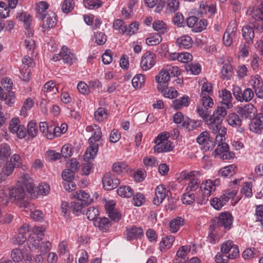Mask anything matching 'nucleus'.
<instances>
[{"label":"nucleus","mask_w":263,"mask_h":263,"mask_svg":"<svg viewBox=\"0 0 263 263\" xmlns=\"http://www.w3.org/2000/svg\"><path fill=\"white\" fill-rule=\"evenodd\" d=\"M251 27L246 25L242 28V35L246 42L253 44L255 33L263 32V2L258 6L249 7L247 11Z\"/></svg>","instance_id":"1"},{"label":"nucleus","mask_w":263,"mask_h":263,"mask_svg":"<svg viewBox=\"0 0 263 263\" xmlns=\"http://www.w3.org/2000/svg\"><path fill=\"white\" fill-rule=\"evenodd\" d=\"M227 109L224 106L217 107L213 115L206 120V123L212 133L217 134V141H221L227 133V128L221 125V123L227 115Z\"/></svg>","instance_id":"2"},{"label":"nucleus","mask_w":263,"mask_h":263,"mask_svg":"<svg viewBox=\"0 0 263 263\" xmlns=\"http://www.w3.org/2000/svg\"><path fill=\"white\" fill-rule=\"evenodd\" d=\"M86 131L92 133L88 140L90 145L87 148L84 156V160L89 161L93 159L97 154L99 144L96 142L100 141L102 137V134L100 127L96 124L86 126Z\"/></svg>","instance_id":"3"},{"label":"nucleus","mask_w":263,"mask_h":263,"mask_svg":"<svg viewBox=\"0 0 263 263\" xmlns=\"http://www.w3.org/2000/svg\"><path fill=\"white\" fill-rule=\"evenodd\" d=\"M220 184V180L219 178L214 180L207 179L200 185V190L201 192L202 197L198 199V203L204 204L209 200V197L215 190L216 187Z\"/></svg>","instance_id":"4"},{"label":"nucleus","mask_w":263,"mask_h":263,"mask_svg":"<svg viewBox=\"0 0 263 263\" xmlns=\"http://www.w3.org/2000/svg\"><path fill=\"white\" fill-rule=\"evenodd\" d=\"M225 136L224 135V137L221 141H217L216 137H215V143L217 144V146L213 153L215 157L220 156V158L222 160H230L233 158L235 155L233 152L229 151V145L224 142Z\"/></svg>","instance_id":"5"},{"label":"nucleus","mask_w":263,"mask_h":263,"mask_svg":"<svg viewBox=\"0 0 263 263\" xmlns=\"http://www.w3.org/2000/svg\"><path fill=\"white\" fill-rule=\"evenodd\" d=\"M9 196L11 201L16 204L24 207L27 205L26 194L23 187L17 185L12 187L9 192Z\"/></svg>","instance_id":"6"},{"label":"nucleus","mask_w":263,"mask_h":263,"mask_svg":"<svg viewBox=\"0 0 263 263\" xmlns=\"http://www.w3.org/2000/svg\"><path fill=\"white\" fill-rule=\"evenodd\" d=\"M237 24L235 20H232L223 36V42L227 47L230 46L235 41L237 35Z\"/></svg>","instance_id":"7"},{"label":"nucleus","mask_w":263,"mask_h":263,"mask_svg":"<svg viewBox=\"0 0 263 263\" xmlns=\"http://www.w3.org/2000/svg\"><path fill=\"white\" fill-rule=\"evenodd\" d=\"M232 91L236 100L240 102H250L253 99L254 96L253 90L250 88H247L243 90H242L239 86H234Z\"/></svg>","instance_id":"8"},{"label":"nucleus","mask_w":263,"mask_h":263,"mask_svg":"<svg viewBox=\"0 0 263 263\" xmlns=\"http://www.w3.org/2000/svg\"><path fill=\"white\" fill-rule=\"evenodd\" d=\"M233 217L228 213H223L213 222L214 229L223 228L224 230H229L232 227Z\"/></svg>","instance_id":"9"},{"label":"nucleus","mask_w":263,"mask_h":263,"mask_svg":"<svg viewBox=\"0 0 263 263\" xmlns=\"http://www.w3.org/2000/svg\"><path fill=\"white\" fill-rule=\"evenodd\" d=\"M197 142L200 145L204 152L212 150L215 146V141L210 137L209 132L204 131L200 133L196 139Z\"/></svg>","instance_id":"10"},{"label":"nucleus","mask_w":263,"mask_h":263,"mask_svg":"<svg viewBox=\"0 0 263 263\" xmlns=\"http://www.w3.org/2000/svg\"><path fill=\"white\" fill-rule=\"evenodd\" d=\"M39 18L43 21L41 30L44 33L53 28L57 24L55 14L51 11H48L45 15L39 16Z\"/></svg>","instance_id":"11"},{"label":"nucleus","mask_w":263,"mask_h":263,"mask_svg":"<svg viewBox=\"0 0 263 263\" xmlns=\"http://www.w3.org/2000/svg\"><path fill=\"white\" fill-rule=\"evenodd\" d=\"M221 252L229 256L231 259H234L239 255V249L237 245H234L233 241L228 240L222 243L220 248Z\"/></svg>","instance_id":"12"},{"label":"nucleus","mask_w":263,"mask_h":263,"mask_svg":"<svg viewBox=\"0 0 263 263\" xmlns=\"http://www.w3.org/2000/svg\"><path fill=\"white\" fill-rule=\"evenodd\" d=\"M237 112L242 119L248 120H251L258 115L256 107L250 103L238 107Z\"/></svg>","instance_id":"13"},{"label":"nucleus","mask_w":263,"mask_h":263,"mask_svg":"<svg viewBox=\"0 0 263 263\" xmlns=\"http://www.w3.org/2000/svg\"><path fill=\"white\" fill-rule=\"evenodd\" d=\"M103 186L105 190H111L116 188L120 184V180L110 172L105 174L102 179Z\"/></svg>","instance_id":"14"},{"label":"nucleus","mask_w":263,"mask_h":263,"mask_svg":"<svg viewBox=\"0 0 263 263\" xmlns=\"http://www.w3.org/2000/svg\"><path fill=\"white\" fill-rule=\"evenodd\" d=\"M155 63V54L151 51H147L141 58L140 66L143 70L147 71L152 68Z\"/></svg>","instance_id":"15"},{"label":"nucleus","mask_w":263,"mask_h":263,"mask_svg":"<svg viewBox=\"0 0 263 263\" xmlns=\"http://www.w3.org/2000/svg\"><path fill=\"white\" fill-rule=\"evenodd\" d=\"M155 195L153 202L155 205H160L165 197L168 195L170 193V190H167L163 184L158 185L155 189Z\"/></svg>","instance_id":"16"},{"label":"nucleus","mask_w":263,"mask_h":263,"mask_svg":"<svg viewBox=\"0 0 263 263\" xmlns=\"http://www.w3.org/2000/svg\"><path fill=\"white\" fill-rule=\"evenodd\" d=\"M143 230L142 228L136 226L127 228L125 231L126 238L128 241L141 239L143 236Z\"/></svg>","instance_id":"17"},{"label":"nucleus","mask_w":263,"mask_h":263,"mask_svg":"<svg viewBox=\"0 0 263 263\" xmlns=\"http://www.w3.org/2000/svg\"><path fill=\"white\" fill-rule=\"evenodd\" d=\"M249 128L256 134H260L263 130V115L259 114L251 120Z\"/></svg>","instance_id":"18"},{"label":"nucleus","mask_w":263,"mask_h":263,"mask_svg":"<svg viewBox=\"0 0 263 263\" xmlns=\"http://www.w3.org/2000/svg\"><path fill=\"white\" fill-rule=\"evenodd\" d=\"M29 232V225L23 224L18 229V233L13 238V242L16 245H22L27 240L28 233Z\"/></svg>","instance_id":"19"},{"label":"nucleus","mask_w":263,"mask_h":263,"mask_svg":"<svg viewBox=\"0 0 263 263\" xmlns=\"http://www.w3.org/2000/svg\"><path fill=\"white\" fill-rule=\"evenodd\" d=\"M253 88L255 90L256 96L259 99L263 98V80L259 74H255L252 79Z\"/></svg>","instance_id":"20"},{"label":"nucleus","mask_w":263,"mask_h":263,"mask_svg":"<svg viewBox=\"0 0 263 263\" xmlns=\"http://www.w3.org/2000/svg\"><path fill=\"white\" fill-rule=\"evenodd\" d=\"M170 77L165 70L163 68L159 72L158 76L155 78V80L158 83V90L163 89L168 86V82L170 80Z\"/></svg>","instance_id":"21"},{"label":"nucleus","mask_w":263,"mask_h":263,"mask_svg":"<svg viewBox=\"0 0 263 263\" xmlns=\"http://www.w3.org/2000/svg\"><path fill=\"white\" fill-rule=\"evenodd\" d=\"M18 181L26 187L28 193H33L34 187V184L33 180L29 174L24 173L21 174Z\"/></svg>","instance_id":"22"},{"label":"nucleus","mask_w":263,"mask_h":263,"mask_svg":"<svg viewBox=\"0 0 263 263\" xmlns=\"http://www.w3.org/2000/svg\"><path fill=\"white\" fill-rule=\"evenodd\" d=\"M216 10V8L215 5L213 4L208 5L206 2L202 1L200 3L198 13L200 14L201 16L204 14L212 16L215 13Z\"/></svg>","instance_id":"23"},{"label":"nucleus","mask_w":263,"mask_h":263,"mask_svg":"<svg viewBox=\"0 0 263 263\" xmlns=\"http://www.w3.org/2000/svg\"><path fill=\"white\" fill-rule=\"evenodd\" d=\"M220 97H221V105L222 106L225 107L227 109H230L233 107L232 100L233 98L232 97L231 93L230 91L224 89L222 90L220 93Z\"/></svg>","instance_id":"24"},{"label":"nucleus","mask_w":263,"mask_h":263,"mask_svg":"<svg viewBox=\"0 0 263 263\" xmlns=\"http://www.w3.org/2000/svg\"><path fill=\"white\" fill-rule=\"evenodd\" d=\"M174 145L173 142L170 141H166L163 142H158L154 146V151L158 153L171 152L173 150Z\"/></svg>","instance_id":"25"},{"label":"nucleus","mask_w":263,"mask_h":263,"mask_svg":"<svg viewBox=\"0 0 263 263\" xmlns=\"http://www.w3.org/2000/svg\"><path fill=\"white\" fill-rule=\"evenodd\" d=\"M19 19L24 22L25 29L27 31V34L29 35L33 36V31L30 28L32 22V17L29 13L27 12H22L18 16ZM27 34V32L25 33Z\"/></svg>","instance_id":"26"},{"label":"nucleus","mask_w":263,"mask_h":263,"mask_svg":"<svg viewBox=\"0 0 263 263\" xmlns=\"http://www.w3.org/2000/svg\"><path fill=\"white\" fill-rule=\"evenodd\" d=\"M237 167L235 164H231L220 168L218 171V175L220 177L230 178L236 174Z\"/></svg>","instance_id":"27"},{"label":"nucleus","mask_w":263,"mask_h":263,"mask_svg":"<svg viewBox=\"0 0 263 263\" xmlns=\"http://www.w3.org/2000/svg\"><path fill=\"white\" fill-rule=\"evenodd\" d=\"M73 197L77 200L83 201L86 205L91 203L92 199L90 198V195L83 190H80L79 192H75L72 194Z\"/></svg>","instance_id":"28"},{"label":"nucleus","mask_w":263,"mask_h":263,"mask_svg":"<svg viewBox=\"0 0 263 263\" xmlns=\"http://www.w3.org/2000/svg\"><path fill=\"white\" fill-rule=\"evenodd\" d=\"M193 40L188 35H184L178 38L176 41L177 45L180 47L184 49H188L192 47Z\"/></svg>","instance_id":"29"},{"label":"nucleus","mask_w":263,"mask_h":263,"mask_svg":"<svg viewBox=\"0 0 263 263\" xmlns=\"http://www.w3.org/2000/svg\"><path fill=\"white\" fill-rule=\"evenodd\" d=\"M184 224V219L178 216L170 221L169 231L171 233H176Z\"/></svg>","instance_id":"30"},{"label":"nucleus","mask_w":263,"mask_h":263,"mask_svg":"<svg viewBox=\"0 0 263 263\" xmlns=\"http://www.w3.org/2000/svg\"><path fill=\"white\" fill-rule=\"evenodd\" d=\"M93 224L95 227H98L100 230L106 231L111 226V222L106 217L97 218Z\"/></svg>","instance_id":"31"},{"label":"nucleus","mask_w":263,"mask_h":263,"mask_svg":"<svg viewBox=\"0 0 263 263\" xmlns=\"http://www.w3.org/2000/svg\"><path fill=\"white\" fill-rule=\"evenodd\" d=\"M61 55L62 57V60L64 63L68 65L72 64V60L74 55L72 53L70 49L65 46H63L61 50Z\"/></svg>","instance_id":"32"},{"label":"nucleus","mask_w":263,"mask_h":263,"mask_svg":"<svg viewBox=\"0 0 263 263\" xmlns=\"http://www.w3.org/2000/svg\"><path fill=\"white\" fill-rule=\"evenodd\" d=\"M190 98L187 96H184L179 99H175L173 101L172 107L177 109H180L183 107H187L190 104Z\"/></svg>","instance_id":"33"},{"label":"nucleus","mask_w":263,"mask_h":263,"mask_svg":"<svg viewBox=\"0 0 263 263\" xmlns=\"http://www.w3.org/2000/svg\"><path fill=\"white\" fill-rule=\"evenodd\" d=\"M42 238L35 235H30L27 241V245L30 250L38 249L40 246V242Z\"/></svg>","instance_id":"34"},{"label":"nucleus","mask_w":263,"mask_h":263,"mask_svg":"<svg viewBox=\"0 0 263 263\" xmlns=\"http://www.w3.org/2000/svg\"><path fill=\"white\" fill-rule=\"evenodd\" d=\"M85 206L86 205L83 203V201L75 198V200L71 202L70 208L73 214L78 216L82 213L83 210Z\"/></svg>","instance_id":"35"},{"label":"nucleus","mask_w":263,"mask_h":263,"mask_svg":"<svg viewBox=\"0 0 263 263\" xmlns=\"http://www.w3.org/2000/svg\"><path fill=\"white\" fill-rule=\"evenodd\" d=\"M191 249V246H183L181 247L177 251L176 255L178 257L181 258L180 261L184 263L188 260L189 258L187 256L188 253L190 252Z\"/></svg>","instance_id":"36"},{"label":"nucleus","mask_w":263,"mask_h":263,"mask_svg":"<svg viewBox=\"0 0 263 263\" xmlns=\"http://www.w3.org/2000/svg\"><path fill=\"white\" fill-rule=\"evenodd\" d=\"M239 115L235 113L230 114L227 117L228 123L231 126L238 127L241 125V120Z\"/></svg>","instance_id":"37"},{"label":"nucleus","mask_w":263,"mask_h":263,"mask_svg":"<svg viewBox=\"0 0 263 263\" xmlns=\"http://www.w3.org/2000/svg\"><path fill=\"white\" fill-rule=\"evenodd\" d=\"M44 92L48 96L49 95L56 94L58 92V87L53 81L47 82L44 86Z\"/></svg>","instance_id":"38"},{"label":"nucleus","mask_w":263,"mask_h":263,"mask_svg":"<svg viewBox=\"0 0 263 263\" xmlns=\"http://www.w3.org/2000/svg\"><path fill=\"white\" fill-rule=\"evenodd\" d=\"M118 194L124 198H129L134 195V190L128 185H121L117 190Z\"/></svg>","instance_id":"39"},{"label":"nucleus","mask_w":263,"mask_h":263,"mask_svg":"<svg viewBox=\"0 0 263 263\" xmlns=\"http://www.w3.org/2000/svg\"><path fill=\"white\" fill-rule=\"evenodd\" d=\"M174 240L175 237L172 235L163 237L160 242L161 251H163L170 248Z\"/></svg>","instance_id":"40"},{"label":"nucleus","mask_w":263,"mask_h":263,"mask_svg":"<svg viewBox=\"0 0 263 263\" xmlns=\"http://www.w3.org/2000/svg\"><path fill=\"white\" fill-rule=\"evenodd\" d=\"M11 155V148L10 146L3 143L0 144V160L4 161L7 159Z\"/></svg>","instance_id":"41"},{"label":"nucleus","mask_w":263,"mask_h":263,"mask_svg":"<svg viewBox=\"0 0 263 263\" xmlns=\"http://www.w3.org/2000/svg\"><path fill=\"white\" fill-rule=\"evenodd\" d=\"M112 27L114 29L118 30L122 34L126 33L127 31V25L121 19L115 20L113 23Z\"/></svg>","instance_id":"42"},{"label":"nucleus","mask_w":263,"mask_h":263,"mask_svg":"<svg viewBox=\"0 0 263 263\" xmlns=\"http://www.w3.org/2000/svg\"><path fill=\"white\" fill-rule=\"evenodd\" d=\"M162 41L160 33H152L146 38V43L148 46H154L159 44Z\"/></svg>","instance_id":"43"},{"label":"nucleus","mask_w":263,"mask_h":263,"mask_svg":"<svg viewBox=\"0 0 263 263\" xmlns=\"http://www.w3.org/2000/svg\"><path fill=\"white\" fill-rule=\"evenodd\" d=\"M112 171L117 174H123L127 172V165L124 162H115L112 165Z\"/></svg>","instance_id":"44"},{"label":"nucleus","mask_w":263,"mask_h":263,"mask_svg":"<svg viewBox=\"0 0 263 263\" xmlns=\"http://www.w3.org/2000/svg\"><path fill=\"white\" fill-rule=\"evenodd\" d=\"M38 133V128L36 123L34 121H30L27 125V135L32 138L35 137Z\"/></svg>","instance_id":"45"},{"label":"nucleus","mask_w":263,"mask_h":263,"mask_svg":"<svg viewBox=\"0 0 263 263\" xmlns=\"http://www.w3.org/2000/svg\"><path fill=\"white\" fill-rule=\"evenodd\" d=\"M251 43L245 42L241 43L238 48V57L239 58H246L249 55L250 45Z\"/></svg>","instance_id":"46"},{"label":"nucleus","mask_w":263,"mask_h":263,"mask_svg":"<svg viewBox=\"0 0 263 263\" xmlns=\"http://www.w3.org/2000/svg\"><path fill=\"white\" fill-rule=\"evenodd\" d=\"M94 117L98 122H103L108 117L107 110L104 108L100 107L95 112Z\"/></svg>","instance_id":"47"},{"label":"nucleus","mask_w":263,"mask_h":263,"mask_svg":"<svg viewBox=\"0 0 263 263\" xmlns=\"http://www.w3.org/2000/svg\"><path fill=\"white\" fill-rule=\"evenodd\" d=\"M179 7L178 0H167L165 3L166 11L168 13L175 12Z\"/></svg>","instance_id":"48"},{"label":"nucleus","mask_w":263,"mask_h":263,"mask_svg":"<svg viewBox=\"0 0 263 263\" xmlns=\"http://www.w3.org/2000/svg\"><path fill=\"white\" fill-rule=\"evenodd\" d=\"M145 82V76L143 74H136L132 79V83L133 87L136 88H140Z\"/></svg>","instance_id":"49"},{"label":"nucleus","mask_w":263,"mask_h":263,"mask_svg":"<svg viewBox=\"0 0 263 263\" xmlns=\"http://www.w3.org/2000/svg\"><path fill=\"white\" fill-rule=\"evenodd\" d=\"M158 90L161 92L165 97L168 98H176L178 95L177 90L173 87L168 88V86Z\"/></svg>","instance_id":"50"},{"label":"nucleus","mask_w":263,"mask_h":263,"mask_svg":"<svg viewBox=\"0 0 263 263\" xmlns=\"http://www.w3.org/2000/svg\"><path fill=\"white\" fill-rule=\"evenodd\" d=\"M221 74L223 79L228 80L232 75L233 69L232 65L229 63H225L221 69Z\"/></svg>","instance_id":"51"},{"label":"nucleus","mask_w":263,"mask_h":263,"mask_svg":"<svg viewBox=\"0 0 263 263\" xmlns=\"http://www.w3.org/2000/svg\"><path fill=\"white\" fill-rule=\"evenodd\" d=\"M181 200L183 204L191 205L195 202V195L193 192L186 191L181 197Z\"/></svg>","instance_id":"52"},{"label":"nucleus","mask_w":263,"mask_h":263,"mask_svg":"<svg viewBox=\"0 0 263 263\" xmlns=\"http://www.w3.org/2000/svg\"><path fill=\"white\" fill-rule=\"evenodd\" d=\"M213 93L212 84L211 83L204 82L201 89L200 96H211Z\"/></svg>","instance_id":"53"},{"label":"nucleus","mask_w":263,"mask_h":263,"mask_svg":"<svg viewBox=\"0 0 263 263\" xmlns=\"http://www.w3.org/2000/svg\"><path fill=\"white\" fill-rule=\"evenodd\" d=\"M236 195V192L235 190H228L220 196V199L224 205L230 199L233 198Z\"/></svg>","instance_id":"54"},{"label":"nucleus","mask_w":263,"mask_h":263,"mask_svg":"<svg viewBox=\"0 0 263 263\" xmlns=\"http://www.w3.org/2000/svg\"><path fill=\"white\" fill-rule=\"evenodd\" d=\"M164 68L170 78L172 77H178L180 74V71L177 66L167 65Z\"/></svg>","instance_id":"55"},{"label":"nucleus","mask_w":263,"mask_h":263,"mask_svg":"<svg viewBox=\"0 0 263 263\" xmlns=\"http://www.w3.org/2000/svg\"><path fill=\"white\" fill-rule=\"evenodd\" d=\"M208 107L200 105L197 107V112L200 117H201L205 122L209 119L210 111L209 110Z\"/></svg>","instance_id":"56"},{"label":"nucleus","mask_w":263,"mask_h":263,"mask_svg":"<svg viewBox=\"0 0 263 263\" xmlns=\"http://www.w3.org/2000/svg\"><path fill=\"white\" fill-rule=\"evenodd\" d=\"M86 8L93 9H98L102 5L101 0H83Z\"/></svg>","instance_id":"57"},{"label":"nucleus","mask_w":263,"mask_h":263,"mask_svg":"<svg viewBox=\"0 0 263 263\" xmlns=\"http://www.w3.org/2000/svg\"><path fill=\"white\" fill-rule=\"evenodd\" d=\"M258 255L259 252L255 248L247 249L242 253V257L245 259L256 257Z\"/></svg>","instance_id":"58"},{"label":"nucleus","mask_w":263,"mask_h":263,"mask_svg":"<svg viewBox=\"0 0 263 263\" xmlns=\"http://www.w3.org/2000/svg\"><path fill=\"white\" fill-rule=\"evenodd\" d=\"M28 37L24 40V45L28 50V52L32 54L35 47L34 41L31 38L32 36L29 35Z\"/></svg>","instance_id":"59"},{"label":"nucleus","mask_w":263,"mask_h":263,"mask_svg":"<svg viewBox=\"0 0 263 263\" xmlns=\"http://www.w3.org/2000/svg\"><path fill=\"white\" fill-rule=\"evenodd\" d=\"M73 0H65L62 5L61 9L65 13H68L71 12L74 8Z\"/></svg>","instance_id":"60"},{"label":"nucleus","mask_w":263,"mask_h":263,"mask_svg":"<svg viewBox=\"0 0 263 263\" xmlns=\"http://www.w3.org/2000/svg\"><path fill=\"white\" fill-rule=\"evenodd\" d=\"M99 214V211L97 209L91 206L87 209L86 215L88 219L93 220L94 222L95 220L97 219Z\"/></svg>","instance_id":"61"},{"label":"nucleus","mask_w":263,"mask_h":263,"mask_svg":"<svg viewBox=\"0 0 263 263\" xmlns=\"http://www.w3.org/2000/svg\"><path fill=\"white\" fill-rule=\"evenodd\" d=\"M199 183L200 181L198 179L195 178L191 179L186 188V191L193 192L196 191L198 189Z\"/></svg>","instance_id":"62"},{"label":"nucleus","mask_w":263,"mask_h":263,"mask_svg":"<svg viewBox=\"0 0 263 263\" xmlns=\"http://www.w3.org/2000/svg\"><path fill=\"white\" fill-rule=\"evenodd\" d=\"M49 7V5L46 2L42 1L40 2L37 6V12L38 14L37 17L41 16V15H45L46 11Z\"/></svg>","instance_id":"63"},{"label":"nucleus","mask_w":263,"mask_h":263,"mask_svg":"<svg viewBox=\"0 0 263 263\" xmlns=\"http://www.w3.org/2000/svg\"><path fill=\"white\" fill-rule=\"evenodd\" d=\"M33 105V102L32 100L28 98L25 100L24 102L23 106L21 110V115L26 116L27 115V111L30 109Z\"/></svg>","instance_id":"64"}]
</instances>
